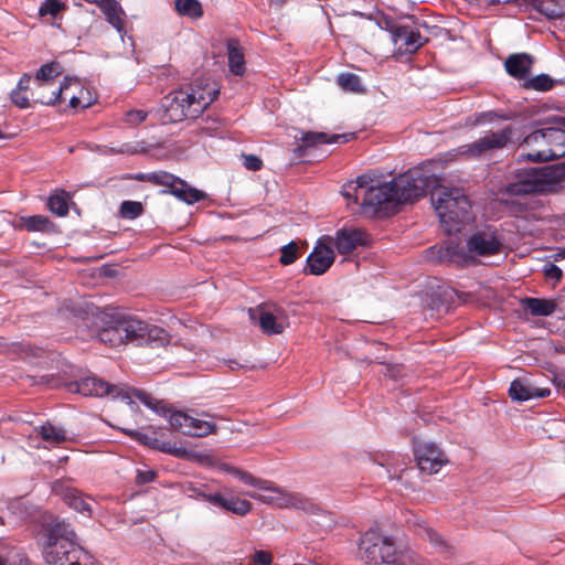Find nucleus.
I'll return each mask as SVG.
<instances>
[{
  "label": "nucleus",
  "mask_w": 565,
  "mask_h": 565,
  "mask_svg": "<svg viewBox=\"0 0 565 565\" xmlns=\"http://www.w3.org/2000/svg\"><path fill=\"white\" fill-rule=\"evenodd\" d=\"M522 305L525 310L536 317H548L553 315L557 308L555 300L543 298H524Z\"/></svg>",
  "instance_id": "nucleus-30"
},
{
  "label": "nucleus",
  "mask_w": 565,
  "mask_h": 565,
  "mask_svg": "<svg viewBox=\"0 0 565 565\" xmlns=\"http://www.w3.org/2000/svg\"><path fill=\"white\" fill-rule=\"evenodd\" d=\"M391 565H426L425 559L408 546H396L395 561Z\"/></svg>",
  "instance_id": "nucleus-36"
},
{
  "label": "nucleus",
  "mask_w": 565,
  "mask_h": 565,
  "mask_svg": "<svg viewBox=\"0 0 565 565\" xmlns=\"http://www.w3.org/2000/svg\"><path fill=\"white\" fill-rule=\"evenodd\" d=\"M35 433L50 445H60L66 440V433L63 427L45 423L34 428Z\"/></svg>",
  "instance_id": "nucleus-34"
},
{
  "label": "nucleus",
  "mask_w": 565,
  "mask_h": 565,
  "mask_svg": "<svg viewBox=\"0 0 565 565\" xmlns=\"http://www.w3.org/2000/svg\"><path fill=\"white\" fill-rule=\"evenodd\" d=\"M391 35L398 51L406 54H414L428 41L417 29L402 24H392Z\"/></svg>",
  "instance_id": "nucleus-18"
},
{
  "label": "nucleus",
  "mask_w": 565,
  "mask_h": 565,
  "mask_svg": "<svg viewBox=\"0 0 565 565\" xmlns=\"http://www.w3.org/2000/svg\"><path fill=\"white\" fill-rule=\"evenodd\" d=\"M66 9L67 6L62 0H44L40 6L39 13L41 17L51 15L55 19Z\"/></svg>",
  "instance_id": "nucleus-40"
},
{
  "label": "nucleus",
  "mask_w": 565,
  "mask_h": 565,
  "mask_svg": "<svg viewBox=\"0 0 565 565\" xmlns=\"http://www.w3.org/2000/svg\"><path fill=\"white\" fill-rule=\"evenodd\" d=\"M243 164L247 170L258 171L263 167V161L255 154H243Z\"/></svg>",
  "instance_id": "nucleus-52"
},
{
  "label": "nucleus",
  "mask_w": 565,
  "mask_h": 565,
  "mask_svg": "<svg viewBox=\"0 0 565 565\" xmlns=\"http://www.w3.org/2000/svg\"><path fill=\"white\" fill-rule=\"evenodd\" d=\"M175 10L181 15L201 18L203 10L199 0H175Z\"/></svg>",
  "instance_id": "nucleus-38"
},
{
  "label": "nucleus",
  "mask_w": 565,
  "mask_h": 565,
  "mask_svg": "<svg viewBox=\"0 0 565 565\" xmlns=\"http://www.w3.org/2000/svg\"><path fill=\"white\" fill-rule=\"evenodd\" d=\"M551 394L547 387H539L529 379H516L511 382L509 395L513 401L526 402L533 398H544Z\"/></svg>",
  "instance_id": "nucleus-22"
},
{
  "label": "nucleus",
  "mask_w": 565,
  "mask_h": 565,
  "mask_svg": "<svg viewBox=\"0 0 565 565\" xmlns=\"http://www.w3.org/2000/svg\"><path fill=\"white\" fill-rule=\"evenodd\" d=\"M99 9L104 13L106 21L113 25L118 32H122L124 25V11L116 0H105L100 3Z\"/></svg>",
  "instance_id": "nucleus-31"
},
{
  "label": "nucleus",
  "mask_w": 565,
  "mask_h": 565,
  "mask_svg": "<svg viewBox=\"0 0 565 565\" xmlns=\"http://www.w3.org/2000/svg\"><path fill=\"white\" fill-rule=\"evenodd\" d=\"M193 491L198 498L236 515L245 516L253 510V505L248 500L241 499L233 494L224 495L220 492L206 493L199 489H193Z\"/></svg>",
  "instance_id": "nucleus-17"
},
{
  "label": "nucleus",
  "mask_w": 565,
  "mask_h": 565,
  "mask_svg": "<svg viewBox=\"0 0 565 565\" xmlns=\"http://www.w3.org/2000/svg\"><path fill=\"white\" fill-rule=\"evenodd\" d=\"M121 317L115 319L111 324L102 329L98 333L100 342L109 347H118L125 343L124 331L121 330Z\"/></svg>",
  "instance_id": "nucleus-32"
},
{
  "label": "nucleus",
  "mask_w": 565,
  "mask_h": 565,
  "mask_svg": "<svg viewBox=\"0 0 565 565\" xmlns=\"http://www.w3.org/2000/svg\"><path fill=\"white\" fill-rule=\"evenodd\" d=\"M302 145L295 149L296 157H303L306 150L318 145L339 143L348 142L350 140L349 135H328L326 132H302L300 138Z\"/></svg>",
  "instance_id": "nucleus-24"
},
{
  "label": "nucleus",
  "mask_w": 565,
  "mask_h": 565,
  "mask_svg": "<svg viewBox=\"0 0 565 565\" xmlns=\"http://www.w3.org/2000/svg\"><path fill=\"white\" fill-rule=\"evenodd\" d=\"M414 455L418 469L429 475L437 473L448 462L446 455L434 443H416Z\"/></svg>",
  "instance_id": "nucleus-16"
},
{
  "label": "nucleus",
  "mask_w": 565,
  "mask_h": 565,
  "mask_svg": "<svg viewBox=\"0 0 565 565\" xmlns=\"http://www.w3.org/2000/svg\"><path fill=\"white\" fill-rule=\"evenodd\" d=\"M334 263V252L328 246L319 243L307 257V267L310 275H322Z\"/></svg>",
  "instance_id": "nucleus-23"
},
{
  "label": "nucleus",
  "mask_w": 565,
  "mask_h": 565,
  "mask_svg": "<svg viewBox=\"0 0 565 565\" xmlns=\"http://www.w3.org/2000/svg\"><path fill=\"white\" fill-rule=\"evenodd\" d=\"M150 182L167 186L168 190H164V193H170L186 204L196 203L205 198L204 192L190 186L182 179L166 171L151 172Z\"/></svg>",
  "instance_id": "nucleus-14"
},
{
  "label": "nucleus",
  "mask_w": 565,
  "mask_h": 565,
  "mask_svg": "<svg viewBox=\"0 0 565 565\" xmlns=\"http://www.w3.org/2000/svg\"><path fill=\"white\" fill-rule=\"evenodd\" d=\"M543 273L546 278L554 280V281H558L563 277L562 269L553 263H546L543 266Z\"/></svg>",
  "instance_id": "nucleus-51"
},
{
  "label": "nucleus",
  "mask_w": 565,
  "mask_h": 565,
  "mask_svg": "<svg viewBox=\"0 0 565 565\" xmlns=\"http://www.w3.org/2000/svg\"><path fill=\"white\" fill-rule=\"evenodd\" d=\"M523 143L533 146L534 143H544L545 148H540L526 154H520V158H526L533 162H544L565 157V130L562 128H544L527 135Z\"/></svg>",
  "instance_id": "nucleus-9"
},
{
  "label": "nucleus",
  "mask_w": 565,
  "mask_h": 565,
  "mask_svg": "<svg viewBox=\"0 0 565 565\" xmlns=\"http://www.w3.org/2000/svg\"><path fill=\"white\" fill-rule=\"evenodd\" d=\"M270 1H271V3H274V4L281 6V4H284L287 0H270Z\"/></svg>",
  "instance_id": "nucleus-61"
},
{
  "label": "nucleus",
  "mask_w": 565,
  "mask_h": 565,
  "mask_svg": "<svg viewBox=\"0 0 565 565\" xmlns=\"http://www.w3.org/2000/svg\"><path fill=\"white\" fill-rule=\"evenodd\" d=\"M249 487L259 489L264 493L245 492V495L267 505L279 509H299L307 510L308 499L299 492H291L285 488L278 487L270 480L257 478L254 476Z\"/></svg>",
  "instance_id": "nucleus-8"
},
{
  "label": "nucleus",
  "mask_w": 565,
  "mask_h": 565,
  "mask_svg": "<svg viewBox=\"0 0 565 565\" xmlns=\"http://www.w3.org/2000/svg\"><path fill=\"white\" fill-rule=\"evenodd\" d=\"M68 199H70V196L66 191H64V190L56 191L55 193L51 194L47 200L49 210L58 216L67 215Z\"/></svg>",
  "instance_id": "nucleus-37"
},
{
  "label": "nucleus",
  "mask_w": 565,
  "mask_h": 565,
  "mask_svg": "<svg viewBox=\"0 0 565 565\" xmlns=\"http://www.w3.org/2000/svg\"><path fill=\"white\" fill-rule=\"evenodd\" d=\"M134 395L158 415L168 417L171 428L183 435L205 437L216 430L214 422L206 419L210 417L207 414H203L202 417H194L181 411L171 412L166 403L153 398L145 391L136 390Z\"/></svg>",
  "instance_id": "nucleus-5"
},
{
  "label": "nucleus",
  "mask_w": 565,
  "mask_h": 565,
  "mask_svg": "<svg viewBox=\"0 0 565 565\" xmlns=\"http://www.w3.org/2000/svg\"><path fill=\"white\" fill-rule=\"evenodd\" d=\"M61 74V66L58 63H45L36 72L35 76L32 77L33 85H49L54 86V79Z\"/></svg>",
  "instance_id": "nucleus-35"
},
{
  "label": "nucleus",
  "mask_w": 565,
  "mask_h": 565,
  "mask_svg": "<svg viewBox=\"0 0 565 565\" xmlns=\"http://www.w3.org/2000/svg\"><path fill=\"white\" fill-rule=\"evenodd\" d=\"M515 129L512 126H505L498 131H488L476 141L459 146L448 152L451 158L462 156L467 159H478L492 151L502 150L513 142Z\"/></svg>",
  "instance_id": "nucleus-11"
},
{
  "label": "nucleus",
  "mask_w": 565,
  "mask_h": 565,
  "mask_svg": "<svg viewBox=\"0 0 565 565\" xmlns=\"http://www.w3.org/2000/svg\"><path fill=\"white\" fill-rule=\"evenodd\" d=\"M530 148H532V151H535L540 148H545L546 146L544 143H534L533 146H529Z\"/></svg>",
  "instance_id": "nucleus-60"
},
{
  "label": "nucleus",
  "mask_w": 565,
  "mask_h": 565,
  "mask_svg": "<svg viewBox=\"0 0 565 565\" xmlns=\"http://www.w3.org/2000/svg\"><path fill=\"white\" fill-rule=\"evenodd\" d=\"M396 546L392 536L384 535L374 527L365 531L358 543L361 558L373 565H391V562L395 561Z\"/></svg>",
  "instance_id": "nucleus-10"
},
{
  "label": "nucleus",
  "mask_w": 565,
  "mask_h": 565,
  "mask_svg": "<svg viewBox=\"0 0 565 565\" xmlns=\"http://www.w3.org/2000/svg\"><path fill=\"white\" fill-rule=\"evenodd\" d=\"M121 326L125 343L160 348L170 342V337L164 329L134 316H121Z\"/></svg>",
  "instance_id": "nucleus-12"
},
{
  "label": "nucleus",
  "mask_w": 565,
  "mask_h": 565,
  "mask_svg": "<svg viewBox=\"0 0 565 565\" xmlns=\"http://www.w3.org/2000/svg\"><path fill=\"white\" fill-rule=\"evenodd\" d=\"M431 203L447 234L460 232L465 224L473 220L471 202L461 188H436L431 193Z\"/></svg>",
  "instance_id": "nucleus-3"
},
{
  "label": "nucleus",
  "mask_w": 565,
  "mask_h": 565,
  "mask_svg": "<svg viewBox=\"0 0 565 565\" xmlns=\"http://www.w3.org/2000/svg\"><path fill=\"white\" fill-rule=\"evenodd\" d=\"M42 553L47 565H88L93 556L77 542L71 523L55 520L43 529Z\"/></svg>",
  "instance_id": "nucleus-1"
},
{
  "label": "nucleus",
  "mask_w": 565,
  "mask_h": 565,
  "mask_svg": "<svg viewBox=\"0 0 565 565\" xmlns=\"http://www.w3.org/2000/svg\"><path fill=\"white\" fill-rule=\"evenodd\" d=\"M92 105L90 94L87 89L79 87V95L72 94L70 97V106L72 108H87Z\"/></svg>",
  "instance_id": "nucleus-46"
},
{
  "label": "nucleus",
  "mask_w": 565,
  "mask_h": 565,
  "mask_svg": "<svg viewBox=\"0 0 565 565\" xmlns=\"http://www.w3.org/2000/svg\"><path fill=\"white\" fill-rule=\"evenodd\" d=\"M70 391L79 393L84 396L103 397L105 395H113L114 397L121 396L122 399H130L128 394H122V388L117 385H111L95 375L72 382L70 384Z\"/></svg>",
  "instance_id": "nucleus-15"
},
{
  "label": "nucleus",
  "mask_w": 565,
  "mask_h": 565,
  "mask_svg": "<svg viewBox=\"0 0 565 565\" xmlns=\"http://www.w3.org/2000/svg\"><path fill=\"white\" fill-rule=\"evenodd\" d=\"M0 565H30V563L23 554L10 551L7 555L0 556Z\"/></svg>",
  "instance_id": "nucleus-47"
},
{
  "label": "nucleus",
  "mask_w": 565,
  "mask_h": 565,
  "mask_svg": "<svg viewBox=\"0 0 565 565\" xmlns=\"http://www.w3.org/2000/svg\"><path fill=\"white\" fill-rule=\"evenodd\" d=\"M280 253L279 262L285 266L291 265L298 258V245L295 242H289L281 247Z\"/></svg>",
  "instance_id": "nucleus-45"
},
{
  "label": "nucleus",
  "mask_w": 565,
  "mask_h": 565,
  "mask_svg": "<svg viewBox=\"0 0 565 565\" xmlns=\"http://www.w3.org/2000/svg\"><path fill=\"white\" fill-rule=\"evenodd\" d=\"M228 366L230 369H235V366H238V363L235 361H231Z\"/></svg>",
  "instance_id": "nucleus-62"
},
{
  "label": "nucleus",
  "mask_w": 565,
  "mask_h": 565,
  "mask_svg": "<svg viewBox=\"0 0 565 565\" xmlns=\"http://www.w3.org/2000/svg\"><path fill=\"white\" fill-rule=\"evenodd\" d=\"M326 239L332 244L340 254H350L358 246L367 243L365 232L360 228H341L334 236H327Z\"/></svg>",
  "instance_id": "nucleus-21"
},
{
  "label": "nucleus",
  "mask_w": 565,
  "mask_h": 565,
  "mask_svg": "<svg viewBox=\"0 0 565 565\" xmlns=\"http://www.w3.org/2000/svg\"><path fill=\"white\" fill-rule=\"evenodd\" d=\"M156 478V472L153 470H138L136 481L140 484L149 483L153 481Z\"/></svg>",
  "instance_id": "nucleus-53"
},
{
  "label": "nucleus",
  "mask_w": 565,
  "mask_h": 565,
  "mask_svg": "<svg viewBox=\"0 0 565 565\" xmlns=\"http://www.w3.org/2000/svg\"><path fill=\"white\" fill-rule=\"evenodd\" d=\"M143 212V206L138 201H124L120 204V216L127 220H135L139 217Z\"/></svg>",
  "instance_id": "nucleus-42"
},
{
  "label": "nucleus",
  "mask_w": 565,
  "mask_h": 565,
  "mask_svg": "<svg viewBox=\"0 0 565 565\" xmlns=\"http://www.w3.org/2000/svg\"><path fill=\"white\" fill-rule=\"evenodd\" d=\"M553 122L562 127V129L565 128V117L563 116L555 117Z\"/></svg>",
  "instance_id": "nucleus-56"
},
{
  "label": "nucleus",
  "mask_w": 565,
  "mask_h": 565,
  "mask_svg": "<svg viewBox=\"0 0 565 565\" xmlns=\"http://www.w3.org/2000/svg\"><path fill=\"white\" fill-rule=\"evenodd\" d=\"M249 317L253 321H257L262 331L268 335L280 334L285 330V322L262 306L249 309Z\"/></svg>",
  "instance_id": "nucleus-25"
},
{
  "label": "nucleus",
  "mask_w": 565,
  "mask_h": 565,
  "mask_svg": "<svg viewBox=\"0 0 565 565\" xmlns=\"http://www.w3.org/2000/svg\"><path fill=\"white\" fill-rule=\"evenodd\" d=\"M482 117H488L489 120H492L494 117H498V115L493 111H489L487 114H482Z\"/></svg>",
  "instance_id": "nucleus-59"
},
{
  "label": "nucleus",
  "mask_w": 565,
  "mask_h": 565,
  "mask_svg": "<svg viewBox=\"0 0 565 565\" xmlns=\"http://www.w3.org/2000/svg\"><path fill=\"white\" fill-rule=\"evenodd\" d=\"M32 380H35V377H31ZM34 384H49V379L46 376H41L39 381H34Z\"/></svg>",
  "instance_id": "nucleus-58"
},
{
  "label": "nucleus",
  "mask_w": 565,
  "mask_h": 565,
  "mask_svg": "<svg viewBox=\"0 0 565 565\" xmlns=\"http://www.w3.org/2000/svg\"><path fill=\"white\" fill-rule=\"evenodd\" d=\"M558 386L565 391V379L558 382Z\"/></svg>",
  "instance_id": "nucleus-63"
},
{
  "label": "nucleus",
  "mask_w": 565,
  "mask_h": 565,
  "mask_svg": "<svg viewBox=\"0 0 565 565\" xmlns=\"http://www.w3.org/2000/svg\"><path fill=\"white\" fill-rule=\"evenodd\" d=\"M32 84V76L28 73H24L14 89L10 93L11 102L20 109H26L31 106V97L30 90Z\"/></svg>",
  "instance_id": "nucleus-29"
},
{
  "label": "nucleus",
  "mask_w": 565,
  "mask_h": 565,
  "mask_svg": "<svg viewBox=\"0 0 565 565\" xmlns=\"http://www.w3.org/2000/svg\"><path fill=\"white\" fill-rule=\"evenodd\" d=\"M338 85L344 90L349 92H361V81L360 77L352 73H341L337 77Z\"/></svg>",
  "instance_id": "nucleus-41"
},
{
  "label": "nucleus",
  "mask_w": 565,
  "mask_h": 565,
  "mask_svg": "<svg viewBox=\"0 0 565 565\" xmlns=\"http://www.w3.org/2000/svg\"><path fill=\"white\" fill-rule=\"evenodd\" d=\"M533 8L544 14L547 19L554 20L562 14V10L556 4H551L548 2H544L542 0H537L534 2Z\"/></svg>",
  "instance_id": "nucleus-44"
},
{
  "label": "nucleus",
  "mask_w": 565,
  "mask_h": 565,
  "mask_svg": "<svg viewBox=\"0 0 565 565\" xmlns=\"http://www.w3.org/2000/svg\"><path fill=\"white\" fill-rule=\"evenodd\" d=\"M373 178L370 174H362L355 181L349 182L344 190L343 195L352 199L358 203V191L365 189L363 202L361 203L364 209H372L373 212H396L398 206L396 192L394 190L393 181L386 182L380 186L372 185Z\"/></svg>",
  "instance_id": "nucleus-6"
},
{
  "label": "nucleus",
  "mask_w": 565,
  "mask_h": 565,
  "mask_svg": "<svg viewBox=\"0 0 565 565\" xmlns=\"http://www.w3.org/2000/svg\"><path fill=\"white\" fill-rule=\"evenodd\" d=\"M61 497L65 504L74 511L82 513L86 516L92 515V507L86 500V497L75 488H63Z\"/></svg>",
  "instance_id": "nucleus-28"
},
{
  "label": "nucleus",
  "mask_w": 565,
  "mask_h": 565,
  "mask_svg": "<svg viewBox=\"0 0 565 565\" xmlns=\"http://www.w3.org/2000/svg\"><path fill=\"white\" fill-rule=\"evenodd\" d=\"M383 21H384V24H385V29H386L387 31H390V32H391V25H392V24H396V23H395L391 18H387V17H385V18L383 19Z\"/></svg>",
  "instance_id": "nucleus-57"
},
{
  "label": "nucleus",
  "mask_w": 565,
  "mask_h": 565,
  "mask_svg": "<svg viewBox=\"0 0 565 565\" xmlns=\"http://www.w3.org/2000/svg\"><path fill=\"white\" fill-rule=\"evenodd\" d=\"M220 93L215 84L196 85L189 90H174L163 98V119L168 122H180L184 119H196L212 104Z\"/></svg>",
  "instance_id": "nucleus-2"
},
{
  "label": "nucleus",
  "mask_w": 565,
  "mask_h": 565,
  "mask_svg": "<svg viewBox=\"0 0 565 565\" xmlns=\"http://www.w3.org/2000/svg\"><path fill=\"white\" fill-rule=\"evenodd\" d=\"M564 173V169L558 166L519 169L514 180L505 185L504 192L510 195L542 193L557 183Z\"/></svg>",
  "instance_id": "nucleus-7"
},
{
  "label": "nucleus",
  "mask_w": 565,
  "mask_h": 565,
  "mask_svg": "<svg viewBox=\"0 0 565 565\" xmlns=\"http://www.w3.org/2000/svg\"><path fill=\"white\" fill-rule=\"evenodd\" d=\"M79 87L76 78L65 77L57 88L51 89L49 85H33L31 84L30 97L31 102L42 105L52 106L62 99V95L66 94L71 86Z\"/></svg>",
  "instance_id": "nucleus-19"
},
{
  "label": "nucleus",
  "mask_w": 565,
  "mask_h": 565,
  "mask_svg": "<svg viewBox=\"0 0 565 565\" xmlns=\"http://www.w3.org/2000/svg\"><path fill=\"white\" fill-rule=\"evenodd\" d=\"M117 152L119 153H125V152H128V153H134L135 151H131V150H125V149H119Z\"/></svg>",
  "instance_id": "nucleus-64"
},
{
  "label": "nucleus",
  "mask_w": 565,
  "mask_h": 565,
  "mask_svg": "<svg viewBox=\"0 0 565 565\" xmlns=\"http://www.w3.org/2000/svg\"><path fill=\"white\" fill-rule=\"evenodd\" d=\"M121 431L145 446L157 449L164 454L172 455L177 458L184 459L190 456V451L186 448L178 446L177 444L160 440L154 436L135 429L121 428Z\"/></svg>",
  "instance_id": "nucleus-20"
},
{
  "label": "nucleus",
  "mask_w": 565,
  "mask_h": 565,
  "mask_svg": "<svg viewBox=\"0 0 565 565\" xmlns=\"http://www.w3.org/2000/svg\"><path fill=\"white\" fill-rule=\"evenodd\" d=\"M148 117V113L141 109H132L126 113L125 120L129 125H139Z\"/></svg>",
  "instance_id": "nucleus-50"
},
{
  "label": "nucleus",
  "mask_w": 565,
  "mask_h": 565,
  "mask_svg": "<svg viewBox=\"0 0 565 565\" xmlns=\"http://www.w3.org/2000/svg\"><path fill=\"white\" fill-rule=\"evenodd\" d=\"M504 235L492 225L475 228L465 239L463 246L447 247V255L457 263L465 265L476 263L480 258L500 255L504 249Z\"/></svg>",
  "instance_id": "nucleus-4"
},
{
  "label": "nucleus",
  "mask_w": 565,
  "mask_h": 565,
  "mask_svg": "<svg viewBox=\"0 0 565 565\" xmlns=\"http://www.w3.org/2000/svg\"><path fill=\"white\" fill-rule=\"evenodd\" d=\"M227 58L230 71L237 76H242L245 73V58L238 42L230 40L227 42Z\"/></svg>",
  "instance_id": "nucleus-33"
},
{
  "label": "nucleus",
  "mask_w": 565,
  "mask_h": 565,
  "mask_svg": "<svg viewBox=\"0 0 565 565\" xmlns=\"http://www.w3.org/2000/svg\"><path fill=\"white\" fill-rule=\"evenodd\" d=\"M215 467L217 470L233 476L234 478L238 479L242 483L246 486H249L254 478V476L250 472L239 469L227 462H218L216 463Z\"/></svg>",
  "instance_id": "nucleus-39"
},
{
  "label": "nucleus",
  "mask_w": 565,
  "mask_h": 565,
  "mask_svg": "<svg viewBox=\"0 0 565 565\" xmlns=\"http://www.w3.org/2000/svg\"><path fill=\"white\" fill-rule=\"evenodd\" d=\"M387 373L393 379H396L397 375L399 374V367L397 365L396 366H387Z\"/></svg>",
  "instance_id": "nucleus-55"
},
{
  "label": "nucleus",
  "mask_w": 565,
  "mask_h": 565,
  "mask_svg": "<svg viewBox=\"0 0 565 565\" xmlns=\"http://www.w3.org/2000/svg\"><path fill=\"white\" fill-rule=\"evenodd\" d=\"M15 228L28 232L52 233L55 231L54 223L45 215L21 216L15 223Z\"/></svg>",
  "instance_id": "nucleus-27"
},
{
  "label": "nucleus",
  "mask_w": 565,
  "mask_h": 565,
  "mask_svg": "<svg viewBox=\"0 0 565 565\" xmlns=\"http://www.w3.org/2000/svg\"><path fill=\"white\" fill-rule=\"evenodd\" d=\"M417 534L423 539L428 540L433 545L441 544V537L430 527L426 526L424 522L417 524Z\"/></svg>",
  "instance_id": "nucleus-49"
},
{
  "label": "nucleus",
  "mask_w": 565,
  "mask_h": 565,
  "mask_svg": "<svg viewBox=\"0 0 565 565\" xmlns=\"http://www.w3.org/2000/svg\"><path fill=\"white\" fill-rule=\"evenodd\" d=\"M533 57L527 53H515L504 62L507 73L516 79H526L530 75Z\"/></svg>",
  "instance_id": "nucleus-26"
},
{
  "label": "nucleus",
  "mask_w": 565,
  "mask_h": 565,
  "mask_svg": "<svg viewBox=\"0 0 565 565\" xmlns=\"http://www.w3.org/2000/svg\"><path fill=\"white\" fill-rule=\"evenodd\" d=\"M274 562V556L269 551L265 550H256L249 556V563L252 565H271Z\"/></svg>",
  "instance_id": "nucleus-48"
},
{
  "label": "nucleus",
  "mask_w": 565,
  "mask_h": 565,
  "mask_svg": "<svg viewBox=\"0 0 565 565\" xmlns=\"http://www.w3.org/2000/svg\"><path fill=\"white\" fill-rule=\"evenodd\" d=\"M554 86V81L546 74H540L529 79L525 83L526 88H532L539 92H547Z\"/></svg>",
  "instance_id": "nucleus-43"
},
{
  "label": "nucleus",
  "mask_w": 565,
  "mask_h": 565,
  "mask_svg": "<svg viewBox=\"0 0 565 565\" xmlns=\"http://www.w3.org/2000/svg\"><path fill=\"white\" fill-rule=\"evenodd\" d=\"M128 179L137 180V181H141V182H146V181L150 182V173L139 172V173L130 175Z\"/></svg>",
  "instance_id": "nucleus-54"
},
{
  "label": "nucleus",
  "mask_w": 565,
  "mask_h": 565,
  "mask_svg": "<svg viewBox=\"0 0 565 565\" xmlns=\"http://www.w3.org/2000/svg\"><path fill=\"white\" fill-rule=\"evenodd\" d=\"M396 199L399 204L413 202L426 195L433 184L429 175L424 174L420 170H409L397 178L393 179Z\"/></svg>",
  "instance_id": "nucleus-13"
}]
</instances>
